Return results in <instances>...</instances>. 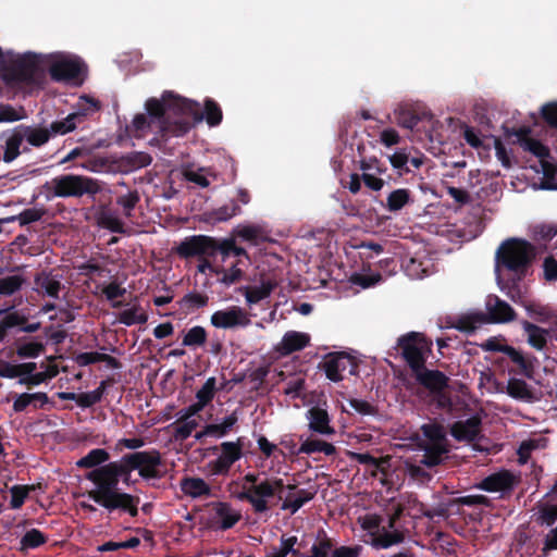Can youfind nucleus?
Segmentation results:
<instances>
[{
  "label": "nucleus",
  "mask_w": 557,
  "mask_h": 557,
  "mask_svg": "<svg viewBox=\"0 0 557 557\" xmlns=\"http://www.w3.org/2000/svg\"><path fill=\"white\" fill-rule=\"evenodd\" d=\"M207 339L206 330L202 326L191 327L183 338L185 346H201Z\"/></svg>",
  "instance_id": "nucleus-55"
},
{
  "label": "nucleus",
  "mask_w": 557,
  "mask_h": 557,
  "mask_svg": "<svg viewBox=\"0 0 557 557\" xmlns=\"http://www.w3.org/2000/svg\"><path fill=\"white\" fill-rule=\"evenodd\" d=\"M199 412L189 411V407L180 410L176 413V421L171 424L173 437L176 441H185L199 425L196 416Z\"/></svg>",
  "instance_id": "nucleus-22"
},
{
  "label": "nucleus",
  "mask_w": 557,
  "mask_h": 557,
  "mask_svg": "<svg viewBox=\"0 0 557 557\" xmlns=\"http://www.w3.org/2000/svg\"><path fill=\"white\" fill-rule=\"evenodd\" d=\"M310 341L311 336L306 332L287 331L274 346V350L281 356H287L305 349L310 345Z\"/></svg>",
  "instance_id": "nucleus-21"
},
{
  "label": "nucleus",
  "mask_w": 557,
  "mask_h": 557,
  "mask_svg": "<svg viewBox=\"0 0 557 557\" xmlns=\"http://www.w3.org/2000/svg\"><path fill=\"white\" fill-rule=\"evenodd\" d=\"M117 320L126 326L144 324L148 321V313L140 305L133 304L119 313Z\"/></svg>",
  "instance_id": "nucleus-32"
},
{
  "label": "nucleus",
  "mask_w": 557,
  "mask_h": 557,
  "mask_svg": "<svg viewBox=\"0 0 557 557\" xmlns=\"http://www.w3.org/2000/svg\"><path fill=\"white\" fill-rule=\"evenodd\" d=\"M99 223L101 226L114 233H122L124 231L122 220L112 212H103L99 218Z\"/></svg>",
  "instance_id": "nucleus-57"
},
{
  "label": "nucleus",
  "mask_w": 557,
  "mask_h": 557,
  "mask_svg": "<svg viewBox=\"0 0 557 557\" xmlns=\"http://www.w3.org/2000/svg\"><path fill=\"white\" fill-rule=\"evenodd\" d=\"M36 284L39 290L50 297H58L60 290V282L51 275L41 274L36 278Z\"/></svg>",
  "instance_id": "nucleus-45"
},
{
  "label": "nucleus",
  "mask_w": 557,
  "mask_h": 557,
  "mask_svg": "<svg viewBox=\"0 0 557 557\" xmlns=\"http://www.w3.org/2000/svg\"><path fill=\"white\" fill-rule=\"evenodd\" d=\"M306 418L309 422V429L312 432L321 435H333L335 433L334 428L330 423L331 420L326 409L320 406L311 407L307 411Z\"/></svg>",
  "instance_id": "nucleus-24"
},
{
  "label": "nucleus",
  "mask_w": 557,
  "mask_h": 557,
  "mask_svg": "<svg viewBox=\"0 0 557 557\" xmlns=\"http://www.w3.org/2000/svg\"><path fill=\"white\" fill-rule=\"evenodd\" d=\"M348 457L361 465L367 466V469L376 476L381 474L380 481L386 484L388 481V472L392 459L389 457L375 458L368 453L347 451Z\"/></svg>",
  "instance_id": "nucleus-20"
},
{
  "label": "nucleus",
  "mask_w": 557,
  "mask_h": 557,
  "mask_svg": "<svg viewBox=\"0 0 557 557\" xmlns=\"http://www.w3.org/2000/svg\"><path fill=\"white\" fill-rule=\"evenodd\" d=\"M139 199L140 198L137 191H128L127 194L122 195L117 198V205L122 207L124 214L126 216H131L132 211L139 202Z\"/></svg>",
  "instance_id": "nucleus-60"
},
{
  "label": "nucleus",
  "mask_w": 557,
  "mask_h": 557,
  "mask_svg": "<svg viewBox=\"0 0 557 557\" xmlns=\"http://www.w3.org/2000/svg\"><path fill=\"white\" fill-rule=\"evenodd\" d=\"M333 549V544L326 536L322 537L311 547L310 557H329Z\"/></svg>",
  "instance_id": "nucleus-64"
},
{
  "label": "nucleus",
  "mask_w": 557,
  "mask_h": 557,
  "mask_svg": "<svg viewBox=\"0 0 557 557\" xmlns=\"http://www.w3.org/2000/svg\"><path fill=\"white\" fill-rule=\"evenodd\" d=\"M521 325L528 336L529 345L537 350H542L546 346L547 337H550L549 329H542L528 321H522Z\"/></svg>",
  "instance_id": "nucleus-31"
},
{
  "label": "nucleus",
  "mask_w": 557,
  "mask_h": 557,
  "mask_svg": "<svg viewBox=\"0 0 557 557\" xmlns=\"http://www.w3.org/2000/svg\"><path fill=\"white\" fill-rule=\"evenodd\" d=\"M99 110V103L92 98L89 97H81L75 106V111L73 112L81 121Z\"/></svg>",
  "instance_id": "nucleus-50"
},
{
  "label": "nucleus",
  "mask_w": 557,
  "mask_h": 557,
  "mask_svg": "<svg viewBox=\"0 0 557 557\" xmlns=\"http://www.w3.org/2000/svg\"><path fill=\"white\" fill-rule=\"evenodd\" d=\"M205 117L210 126L218 125L222 120V111L212 100L206 101Z\"/></svg>",
  "instance_id": "nucleus-63"
},
{
  "label": "nucleus",
  "mask_w": 557,
  "mask_h": 557,
  "mask_svg": "<svg viewBox=\"0 0 557 557\" xmlns=\"http://www.w3.org/2000/svg\"><path fill=\"white\" fill-rule=\"evenodd\" d=\"M362 180L367 187L379 191L384 186V181L380 177L386 172V168L375 158L363 160L360 163Z\"/></svg>",
  "instance_id": "nucleus-23"
},
{
  "label": "nucleus",
  "mask_w": 557,
  "mask_h": 557,
  "mask_svg": "<svg viewBox=\"0 0 557 557\" xmlns=\"http://www.w3.org/2000/svg\"><path fill=\"white\" fill-rule=\"evenodd\" d=\"M522 306L528 312L529 317L537 322H548L552 314L547 307H544L534 301H523Z\"/></svg>",
  "instance_id": "nucleus-49"
},
{
  "label": "nucleus",
  "mask_w": 557,
  "mask_h": 557,
  "mask_svg": "<svg viewBox=\"0 0 557 557\" xmlns=\"http://www.w3.org/2000/svg\"><path fill=\"white\" fill-rule=\"evenodd\" d=\"M240 212V208L234 201L226 203L216 209L212 215L215 221L223 222L232 219Z\"/></svg>",
  "instance_id": "nucleus-59"
},
{
  "label": "nucleus",
  "mask_w": 557,
  "mask_h": 557,
  "mask_svg": "<svg viewBox=\"0 0 557 557\" xmlns=\"http://www.w3.org/2000/svg\"><path fill=\"white\" fill-rule=\"evenodd\" d=\"M312 498V494L305 490H297L295 485H287L286 491L282 487V509L289 510L292 515L296 513L307 502Z\"/></svg>",
  "instance_id": "nucleus-25"
},
{
  "label": "nucleus",
  "mask_w": 557,
  "mask_h": 557,
  "mask_svg": "<svg viewBox=\"0 0 557 557\" xmlns=\"http://www.w3.org/2000/svg\"><path fill=\"white\" fill-rule=\"evenodd\" d=\"M33 487L26 485H14L11 487V502L10 505L13 509H18L24 504L25 499L28 496L29 491Z\"/></svg>",
  "instance_id": "nucleus-58"
},
{
  "label": "nucleus",
  "mask_w": 557,
  "mask_h": 557,
  "mask_svg": "<svg viewBox=\"0 0 557 557\" xmlns=\"http://www.w3.org/2000/svg\"><path fill=\"white\" fill-rule=\"evenodd\" d=\"M518 143L521 148L532 153L537 161L530 168L535 173L543 174L542 189L557 188V165L549 154V150L541 141L530 137L525 131L521 129L517 134Z\"/></svg>",
  "instance_id": "nucleus-5"
},
{
  "label": "nucleus",
  "mask_w": 557,
  "mask_h": 557,
  "mask_svg": "<svg viewBox=\"0 0 557 557\" xmlns=\"http://www.w3.org/2000/svg\"><path fill=\"white\" fill-rule=\"evenodd\" d=\"M282 479H267L258 485L245 486L237 497L248 502L256 513H265L274 505L275 496L282 498Z\"/></svg>",
  "instance_id": "nucleus-8"
},
{
  "label": "nucleus",
  "mask_w": 557,
  "mask_h": 557,
  "mask_svg": "<svg viewBox=\"0 0 557 557\" xmlns=\"http://www.w3.org/2000/svg\"><path fill=\"white\" fill-rule=\"evenodd\" d=\"M235 234L245 242L258 244L264 238L262 227L255 224H240L235 228Z\"/></svg>",
  "instance_id": "nucleus-39"
},
{
  "label": "nucleus",
  "mask_w": 557,
  "mask_h": 557,
  "mask_svg": "<svg viewBox=\"0 0 557 557\" xmlns=\"http://www.w3.org/2000/svg\"><path fill=\"white\" fill-rule=\"evenodd\" d=\"M25 280L20 274L9 275L0 278V295L11 296L21 289Z\"/></svg>",
  "instance_id": "nucleus-46"
},
{
  "label": "nucleus",
  "mask_w": 557,
  "mask_h": 557,
  "mask_svg": "<svg viewBox=\"0 0 557 557\" xmlns=\"http://www.w3.org/2000/svg\"><path fill=\"white\" fill-rule=\"evenodd\" d=\"M122 474L127 472L121 461L110 462L89 472L87 479L96 485L90 498L108 510L121 509L135 517L138 512V498L116 490Z\"/></svg>",
  "instance_id": "nucleus-2"
},
{
  "label": "nucleus",
  "mask_w": 557,
  "mask_h": 557,
  "mask_svg": "<svg viewBox=\"0 0 557 557\" xmlns=\"http://www.w3.org/2000/svg\"><path fill=\"white\" fill-rule=\"evenodd\" d=\"M485 308L487 314L481 311H471L462 315L459 320V329L470 332L484 323H505L515 318L513 309L496 296L486 298Z\"/></svg>",
  "instance_id": "nucleus-7"
},
{
  "label": "nucleus",
  "mask_w": 557,
  "mask_h": 557,
  "mask_svg": "<svg viewBox=\"0 0 557 557\" xmlns=\"http://www.w3.org/2000/svg\"><path fill=\"white\" fill-rule=\"evenodd\" d=\"M546 445V441L543 437L530 438L523 441L518 449L520 462H527L530 454L534 449L543 448Z\"/></svg>",
  "instance_id": "nucleus-51"
},
{
  "label": "nucleus",
  "mask_w": 557,
  "mask_h": 557,
  "mask_svg": "<svg viewBox=\"0 0 557 557\" xmlns=\"http://www.w3.org/2000/svg\"><path fill=\"white\" fill-rule=\"evenodd\" d=\"M210 323L215 329H245L251 324V317L239 306H228L213 312L210 318Z\"/></svg>",
  "instance_id": "nucleus-13"
},
{
  "label": "nucleus",
  "mask_w": 557,
  "mask_h": 557,
  "mask_svg": "<svg viewBox=\"0 0 557 557\" xmlns=\"http://www.w3.org/2000/svg\"><path fill=\"white\" fill-rule=\"evenodd\" d=\"M531 255V246L524 240L513 238L504 242L496 252L495 273L498 284H500L504 270L521 274L529 263Z\"/></svg>",
  "instance_id": "nucleus-6"
},
{
  "label": "nucleus",
  "mask_w": 557,
  "mask_h": 557,
  "mask_svg": "<svg viewBox=\"0 0 557 557\" xmlns=\"http://www.w3.org/2000/svg\"><path fill=\"white\" fill-rule=\"evenodd\" d=\"M404 270L410 278L420 280L429 275L430 263H424L416 258H411L405 263Z\"/></svg>",
  "instance_id": "nucleus-43"
},
{
  "label": "nucleus",
  "mask_w": 557,
  "mask_h": 557,
  "mask_svg": "<svg viewBox=\"0 0 557 557\" xmlns=\"http://www.w3.org/2000/svg\"><path fill=\"white\" fill-rule=\"evenodd\" d=\"M44 350V345L39 342L23 343L17 347V355L22 358H36Z\"/></svg>",
  "instance_id": "nucleus-62"
},
{
  "label": "nucleus",
  "mask_w": 557,
  "mask_h": 557,
  "mask_svg": "<svg viewBox=\"0 0 557 557\" xmlns=\"http://www.w3.org/2000/svg\"><path fill=\"white\" fill-rule=\"evenodd\" d=\"M383 518L377 513H366L358 517L361 529L367 531L369 540L366 541L374 549H388L405 541V533L401 530L388 531L387 528L380 529Z\"/></svg>",
  "instance_id": "nucleus-9"
},
{
  "label": "nucleus",
  "mask_w": 557,
  "mask_h": 557,
  "mask_svg": "<svg viewBox=\"0 0 557 557\" xmlns=\"http://www.w3.org/2000/svg\"><path fill=\"white\" fill-rule=\"evenodd\" d=\"M106 388V383L101 382L100 386L91 392L79 394L78 406L83 408L91 407L92 405L99 403L102 398L103 392Z\"/></svg>",
  "instance_id": "nucleus-54"
},
{
  "label": "nucleus",
  "mask_w": 557,
  "mask_h": 557,
  "mask_svg": "<svg viewBox=\"0 0 557 557\" xmlns=\"http://www.w3.org/2000/svg\"><path fill=\"white\" fill-rule=\"evenodd\" d=\"M335 450H336L335 447L330 443H326V442L320 441V440L307 438L301 443L297 453H302V454H308V455L313 454V453H323L326 456H332L335 454Z\"/></svg>",
  "instance_id": "nucleus-36"
},
{
  "label": "nucleus",
  "mask_w": 557,
  "mask_h": 557,
  "mask_svg": "<svg viewBox=\"0 0 557 557\" xmlns=\"http://www.w3.org/2000/svg\"><path fill=\"white\" fill-rule=\"evenodd\" d=\"M181 488L185 495L193 498L209 496L211 493L209 484L200 478H186L182 480Z\"/></svg>",
  "instance_id": "nucleus-34"
},
{
  "label": "nucleus",
  "mask_w": 557,
  "mask_h": 557,
  "mask_svg": "<svg viewBox=\"0 0 557 557\" xmlns=\"http://www.w3.org/2000/svg\"><path fill=\"white\" fill-rule=\"evenodd\" d=\"M124 470L127 475L137 470L139 475L145 479H152L158 476L159 467L161 465L160 453L156 449L137 451L125 455L121 459Z\"/></svg>",
  "instance_id": "nucleus-12"
},
{
  "label": "nucleus",
  "mask_w": 557,
  "mask_h": 557,
  "mask_svg": "<svg viewBox=\"0 0 557 557\" xmlns=\"http://www.w3.org/2000/svg\"><path fill=\"white\" fill-rule=\"evenodd\" d=\"M42 211L40 209L30 208L21 212L18 215L2 219V221L13 222L18 221L21 225H26L40 220Z\"/></svg>",
  "instance_id": "nucleus-56"
},
{
  "label": "nucleus",
  "mask_w": 557,
  "mask_h": 557,
  "mask_svg": "<svg viewBox=\"0 0 557 557\" xmlns=\"http://www.w3.org/2000/svg\"><path fill=\"white\" fill-rule=\"evenodd\" d=\"M109 454L106 449L96 448L90 450L86 456L77 460L76 466L79 468H94L108 461Z\"/></svg>",
  "instance_id": "nucleus-41"
},
{
  "label": "nucleus",
  "mask_w": 557,
  "mask_h": 557,
  "mask_svg": "<svg viewBox=\"0 0 557 557\" xmlns=\"http://www.w3.org/2000/svg\"><path fill=\"white\" fill-rule=\"evenodd\" d=\"M401 354L412 371L424 366L425 359L431 351L432 343L423 334L411 332L398 339Z\"/></svg>",
  "instance_id": "nucleus-11"
},
{
  "label": "nucleus",
  "mask_w": 557,
  "mask_h": 557,
  "mask_svg": "<svg viewBox=\"0 0 557 557\" xmlns=\"http://www.w3.org/2000/svg\"><path fill=\"white\" fill-rule=\"evenodd\" d=\"M484 351H499L506 354L527 375H531L532 362L522 352L509 346L503 336H493L480 344Z\"/></svg>",
  "instance_id": "nucleus-15"
},
{
  "label": "nucleus",
  "mask_w": 557,
  "mask_h": 557,
  "mask_svg": "<svg viewBox=\"0 0 557 557\" xmlns=\"http://www.w3.org/2000/svg\"><path fill=\"white\" fill-rule=\"evenodd\" d=\"M242 275L243 271L238 267V263L232 264L230 269H224L222 265H219L216 270V276H219L218 281L225 286L238 282Z\"/></svg>",
  "instance_id": "nucleus-44"
},
{
  "label": "nucleus",
  "mask_w": 557,
  "mask_h": 557,
  "mask_svg": "<svg viewBox=\"0 0 557 557\" xmlns=\"http://www.w3.org/2000/svg\"><path fill=\"white\" fill-rule=\"evenodd\" d=\"M480 431V420L471 418L456 422L451 428V435L458 441L473 442L479 437Z\"/></svg>",
  "instance_id": "nucleus-29"
},
{
  "label": "nucleus",
  "mask_w": 557,
  "mask_h": 557,
  "mask_svg": "<svg viewBox=\"0 0 557 557\" xmlns=\"http://www.w3.org/2000/svg\"><path fill=\"white\" fill-rule=\"evenodd\" d=\"M183 175L188 182L195 183L201 188L208 187L216 180L215 173L206 168L187 166L184 169Z\"/></svg>",
  "instance_id": "nucleus-33"
},
{
  "label": "nucleus",
  "mask_w": 557,
  "mask_h": 557,
  "mask_svg": "<svg viewBox=\"0 0 557 557\" xmlns=\"http://www.w3.org/2000/svg\"><path fill=\"white\" fill-rule=\"evenodd\" d=\"M242 519V512L226 502H213L210 506L209 525L215 531L232 529Z\"/></svg>",
  "instance_id": "nucleus-14"
},
{
  "label": "nucleus",
  "mask_w": 557,
  "mask_h": 557,
  "mask_svg": "<svg viewBox=\"0 0 557 557\" xmlns=\"http://www.w3.org/2000/svg\"><path fill=\"white\" fill-rule=\"evenodd\" d=\"M422 436L410 437V446L418 450L416 462L425 467L440 465L448 454L446 432L442 425L430 423L422 425Z\"/></svg>",
  "instance_id": "nucleus-3"
},
{
  "label": "nucleus",
  "mask_w": 557,
  "mask_h": 557,
  "mask_svg": "<svg viewBox=\"0 0 557 557\" xmlns=\"http://www.w3.org/2000/svg\"><path fill=\"white\" fill-rule=\"evenodd\" d=\"M382 276L379 272L372 270H361L350 276V282L355 285H359L362 288H369L380 283Z\"/></svg>",
  "instance_id": "nucleus-40"
},
{
  "label": "nucleus",
  "mask_w": 557,
  "mask_h": 557,
  "mask_svg": "<svg viewBox=\"0 0 557 557\" xmlns=\"http://www.w3.org/2000/svg\"><path fill=\"white\" fill-rule=\"evenodd\" d=\"M47 537L37 529L28 530L20 541L21 549L27 550L36 548L46 542Z\"/></svg>",
  "instance_id": "nucleus-48"
},
{
  "label": "nucleus",
  "mask_w": 557,
  "mask_h": 557,
  "mask_svg": "<svg viewBox=\"0 0 557 557\" xmlns=\"http://www.w3.org/2000/svg\"><path fill=\"white\" fill-rule=\"evenodd\" d=\"M82 121L72 112L62 121H57L50 125V127H46L50 132L51 135H64L75 129L77 123Z\"/></svg>",
  "instance_id": "nucleus-42"
},
{
  "label": "nucleus",
  "mask_w": 557,
  "mask_h": 557,
  "mask_svg": "<svg viewBox=\"0 0 557 557\" xmlns=\"http://www.w3.org/2000/svg\"><path fill=\"white\" fill-rule=\"evenodd\" d=\"M2 160L5 163L13 162L22 152L29 150V147H41L50 139V132L42 126L17 125L2 134Z\"/></svg>",
  "instance_id": "nucleus-4"
},
{
  "label": "nucleus",
  "mask_w": 557,
  "mask_h": 557,
  "mask_svg": "<svg viewBox=\"0 0 557 557\" xmlns=\"http://www.w3.org/2000/svg\"><path fill=\"white\" fill-rule=\"evenodd\" d=\"M504 389L511 398L522 403H533L539 399L535 389L522 379L510 377Z\"/></svg>",
  "instance_id": "nucleus-26"
},
{
  "label": "nucleus",
  "mask_w": 557,
  "mask_h": 557,
  "mask_svg": "<svg viewBox=\"0 0 557 557\" xmlns=\"http://www.w3.org/2000/svg\"><path fill=\"white\" fill-rule=\"evenodd\" d=\"M519 482V478L511 471L500 470L483 479L476 487L488 493H506L511 491Z\"/></svg>",
  "instance_id": "nucleus-18"
},
{
  "label": "nucleus",
  "mask_w": 557,
  "mask_h": 557,
  "mask_svg": "<svg viewBox=\"0 0 557 557\" xmlns=\"http://www.w3.org/2000/svg\"><path fill=\"white\" fill-rule=\"evenodd\" d=\"M480 386L484 387L488 393L504 392L503 384L496 380L494 373L490 369L480 372Z\"/></svg>",
  "instance_id": "nucleus-53"
},
{
  "label": "nucleus",
  "mask_w": 557,
  "mask_h": 557,
  "mask_svg": "<svg viewBox=\"0 0 557 557\" xmlns=\"http://www.w3.org/2000/svg\"><path fill=\"white\" fill-rule=\"evenodd\" d=\"M125 288L121 287L120 284L112 282L103 287L102 293L106 298L111 301L113 308H117L121 306V302L116 299L122 297L125 294Z\"/></svg>",
  "instance_id": "nucleus-61"
},
{
  "label": "nucleus",
  "mask_w": 557,
  "mask_h": 557,
  "mask_svg": "<svg viewBox=\"0 0 557 557\" xmlns=\"http://www.w3.org/2000/svg\"><path fill=\"white\" fill-rule=\"evenodd\" d=\"M413 372L417 381L432 393H442L447 386V377L440 371L425 370L423 366Z\"/></svg>",
  "instance_id": "nucleus-28"
},
{
  "label": "nucleus",
  "mask_w": 557,
  "mask_h": 557,
  "mask_svg": "<svg viewBox=\"0 0 557 557\" xmlns=\"http://www.w3.org/2000/svg\"><path fill=\"white\" fill-rule=\"evenodd\" d=\"M216 380L214 376L207 379L205 384L196 393V403L188 406L189 411L200 412L203 408L212 401L216 392Z\"/></svg>",
  "instance_id": "nucleus-30"
},
{
  "label": "nucleus",
  "mask_w": 557,
  "mask_h": 557,
  "mask_svg": "<svg viewBox=\"0 0 557 557\" xmlns=\"http://www.w3.org/2000/svg\"><path fill=\"white\" fill-rule=\"evenodd\" d=\"M44 188L49 198L82 197L87 194H96L99 190L98 185L91 178L73 174L53 177L45 184Z\"/></svg>",
  "instance_id": "nucleus-10"
},
{
  "label": "nucleus",
  "mask_w": 557,
  "mask_h": 557,
  "mask_svg": "<svg viewBox=\"0 0 557 557\" xmlns=\"http://www.w3.org/2000/svg\"><path fill=\"white\" fill-rule=\"evenodd\" d=\"M215 249V240L209 236L197 235L190 236L183 240L177 252L182 257H194V256H213Z\"/></svg>",
  "instance_id": "nucleus-19"
},
{
  "label": "nucleus",
  "mask_w": 557,
  "mask_h": 557,
  "mask_svg": "<svg viewBox=\"0 0 557 557\" xmlns=\"http://www.w3.org/2000/svg\"><path fill=\"white\" fill-rule=\"evenodd\" d=\"M274 288L271 281H262L260 285L252 287H245L243 289L246 302L249 306L258 304L259 301L269 297Z\"/></svg>",
  "instance_id": "nucleus-35"
},
{
  "label": "nucleus",
  "mask_w": 557,
  "mask_h": 557,
  "mask_svg": "<svg viewBox=\"0 0 557 557\" xmlns=\"http://www.w3.org/2000/svg\"><path fill=\"white\" fill-rule=\"evenodd\" d=\"M297 541L296 536L283 535L281 537L280 546L272 548L265 557H286L288 554L295 555L297 552L294 549V546Z\"/></svg>",
  "instance_id": "nucleus-47"
},
{
  "label": "nucleus",
  "mask_w": 557,
  "mask_h": 557,
  "mask_svg": "<svg viewBox=\"0 0 557 557\" xmlns=\"http://www.w3.org/2000/svg\"><path fill=\"white\" fill-rule=\"evenodd\" d=\"M221 454L208 463L209 472L213 475L226 474L232 465L242 458V445L237 442H223Z\"/></svg>",
  "instance_id": "nucleus-17"
},
{
  "label": "nucleus",
  "mask_w": 557,
  "mask_h": 557,
  "mask_svg": "<svg viewBox=\"0 0 557 557\" xmlns=\"http://www.w3.org/2000/svg\"><path fill=\"white\" fill-rule=\"evenodd\" d=\"M48 396L44 392L14 394L13 411L23 412L28 408H42L46 404H48Z\"/></svg>",
  "instance_id": "nucleus-27"
},
{
  "label": "nucleus",
  "mask_w": 557,
  "mask_h": 557,
  "mask_svg": "<svg viewBox=\"0 0 557 557\" xmlns=\"http://www.w3.org/2000/svg\"><path fill=\"white\" fill-rule=\"evenodd\" d=\"M237 421V412H232L227 417L223 418L221 422L208 424L207 433H211V436L216 438L223 437L233 429Z\"/></svg>",
  "instance_id": "nucleus-37"
},
{
  "label": "nucleus",
  "mask_w": 557,
  "mask_h": 557,
  "mask_svg": "<svg viewBox=\"0 0 557 557\" xmlns=\"http://www.w3.org/2000/svg\"><path fill=\"white\" fill-rule=\"evenodd\" d=\"M357 359L345 352L332 355L324 362L325 374L333 382L342 381L346 374H357Z\"/></svg>",
  "instance_id": "nucleus-16"
},
{
  "label": "nucleus",
  "mask_w": 557,
  "mask_h": 557,
  "mask_svg": "<svg viewBox=\"0 0 557 557\" xmlns=\"http://www.w3.org/2000/svg\"><path fill=\"white\" fill-rule=\"evenodd\" d=\"M411 201V194L406 188L393 190L386 198V208L389 211H399Z\"/></svg>",
  "instance_id": "nucleus-38"
},
{
  "label": "nucleus",
  "mask_w": 557,
  "mask_h": 557,
  "mask_svg": "<svg viewBox=\"0 0 557 557\" xmlns=\"http://www.w3.org/2000/svg\"><path fill=\"white\" fill-rule=\"evenodd\" d=\"M25 318L17 312H10L0 320V342L5 337L9 330L20 326Z\"/></svg>",
  "instance_id": "nucleus-52"
},
{
  "label": "nucleus",
  "mask_w": 557,
  "mask_h": 557,
  "mask_svg": "<svg viewBox=\"0 0 557 557\" xmlns=\"http://www.w3.org/2000/svg\"><path fill=\"white\" fill-rule=\"evenodd\" d=\"M145 109L147 115L141 113L135 115L129 131L139 138L153 135L151 140L182 136L189 129L193 122H200L203 119L197 102L173 91H164L161 99H148Z\"/></svg>",
  "instance_id": "nucleus-1"
}]
</instances>
